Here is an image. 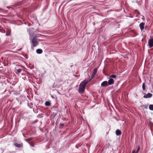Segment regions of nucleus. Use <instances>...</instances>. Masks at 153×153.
<instances>
[{"instance_id":"obj_1","label":"nucleus","mask_w":153,"mask_h":153,"mask_svg":"<svg viewBox=\"0 0 153 153\" xmlns=\"http://www.w3.org/2000/svg\"><path fill=\"white\" fill-rule=\"evenodd\" d=\"M91 80V79L84 80L79 85V92L80 93H83L85 90V87L87 83Z\"/></svg>"},{"instance_id":"obj_2","label":"nucleus","mask_w":153,"mask_h":153,"mask_svg":"<svg viewBox=\"0 0 153 153\" xmlns=\"http://www.w3.org/2000/svg\"><path fill=\"white\" fill-rule=\"evenodd\" d=\"M32 42L33 46L34 47L37 46L39 44V42L37 41V39L36 37H34L33 38Z\"/></svg>"},{"instance_id":"obj_3","label":"nucleus","mask_w":153,"mask_h":153,"mask_svg":"<svg viewBox=\"0 0 153 153\" xmlns=\"http://www.w3.org/2000/svg\"><path fill=\"white\" fill-rule=\"evenodd\" d=\"M97 68H95L94 69L93 72L92 73V75L91 76V78L90 79H91V80L92 79L94 78L95 75H96L97 72Z\"/></svg>"},{"instance_id":"obj_4","label":"nucleus","mask_w":153,"mask_h":153,"mask_svg":"<svg viewBox=\"0 0 153 153\" xmlns=\"http://www.w3.org/2000/svg\"><path fill=\"white\" fill-rule=\"evenodd\" d=\"M148 44L149 48H151L153 46V39H150L149 40Z\"/></svg>"},{"instance_id":"obj_5","label":"nucleus","mask_w":153,"mask_h":153,"mask_svg":"<svg viewBox=\"0 0 153 153\" xmlns=\"http://www.w3.org/2000/svg\"><path fill=\"white\" fill-rule=\"evenodd\" d=\"M108 85L107 81H104L101 84V86L103 87H106Z\"/></svg>"},{"instance_id":"obj_6","label":"nucleus","mask_w":153,"mask_h":153,"mask_svg":"<svg viewBox=\"0 0 153 153\" xmlns=\"http://www.w3.org/2000/svg\"><path fill=\"white\" fill-rule=\"evenodd\" d=\"M152 96V94L150 93H148L147 94L144 95L143 97L145 98H150Z\"/></svg>"},{"instance_id":"obj_7","label":"nucleus","mask_w":153,"mask_h":153,"mask_svg":"<svg viewBox=\"0 0 153 153\" xmlns=\"http://www.w3.org/2000/svg\"><path fill=\"white\" fill-rule=\"evenodd\" d=\"M114 80L113 79L110 78L108 81V85H110L114 83Z\"/></svg>"},{"instance_id":"obj_8","label":"nucleus","mask_w":153,"mask_h":153,"mask_svg":"<svg viewBox=\"0 0 153 153\" xmlns=\"http://www.w3.org/2000/svg\"><path fill=\"white\" fill-rule=\"evenodd\" d=\"M145 25V23H143V22H142L139 25V26H140V29L141 30H143L144 29Z\"/></svg>"},{"instance_id":"obj_9","label":"nucleus","mask_w":153,"mask_h":153,"mask_svg":"<svg viewBox=\"0 0 153 153\" xmlns=\"http://www.w3.org/2000/svg\"><path fill=\"white\" fill-rule=\"evenodd\" d=\"M14 146L18 148H20L22 146V144H19L18 143H15L14 144Z\"/></svg>"},{"instance_id":"obj_10","label":"nucleus","mask_w":153,"mask_h":153,"mask_svg":"<svg viewBox=\"0 0 153 153\" xmlns=\"http://www.w3.org/2000/svg\"><path fill=\"white\" fill-rule=\"evenodd\" d=\"M11 32V30H10L7 29V30L6 35L7 36H9L10 35Z\"/></svg>"},{"instance_id":"obj_11","label":"nucleus","mask_w":153,"mask_h":153,"mask_svg":"<svg viewBox=\"0 0 153 153\" xmlns=\"http://www.w3.org/2000/svg\"><path fill=\"white\" fill-rule=\"evenodd\" d=\"M116 134L117 135H119L121 134V132L120 130L117 129L116 131Z\"/></svg>"},{"instance_id":"obj_12","label":"nucleus","mask_w":153,"mask_h":153,"mask_svg":"<svg viewBox=\"0 0 153 153\" xmlns=\"http://www.w3.org/2000/svg\"><path fill=\"white\" fill-rule=\"evenodd\" d=\"M36 52L38 54H41L42 52V51L41 49H39L36 50Z\"/></svg>"},{"instance_id":"obj_13","label":"nucleus","mask_w":153,"mask_h":153,"mask_svg":"<svg viewBox=\"0 0 153 153\" xmlns=\"http://www.w3.org/2000/svg\"><path fill=\"white\" fill-rule=\"evenodd\" d=\"M148 105H143L141 106V107L144 108L146 109L148 108Z\"/></svg>"},{"instance_id":"obj_14","label":"nucleus","mask_w":153,"mask_h":153,"mask_svg":"<svg viewBox=\"0 0 153 153\" xmlns=\"http://www.w3.org/2000/svg\"><path fill=\"white\" fill-rule=\"evenodd\" d=\"M45 105L46 106H49L51 105V103L49 101H46L45 102Z\"/></svg>"},{"instance_id":"obj_15","label":"nucleus","mask_w":153,"mask_h":153,"mask_svg":"<svg viewBox=\"0 0 153 153\" xmlns=\"http://www.w3.org/2000/svg\"><path fill=\"white\" fill-rule=\"evenodd\" d=\"M0 32L2 33H4L5 32V30L3 28L0 27Z\"/></svg>"},{"instance_id":"obj_16","label":"nucleus","mask_w":153,"mask_h":153,"mask_svg":"<svg viewBox=\"0 0 153 153\" xmlns=\"http://www.w3.org/2000/svg\"><path fill=\"white\" fill-rule=\"evenodd\" d=\"M29 143L30 145V146H32L33 147H34V143L33 142H29Z\"/></svg>"},{"instance_id":"obj_17","label":"nucleus","mask_w":153,"mask_h":153,"mask_svg":"<svg viewBox=\"0 0 153 153\" xmlns=\"http://www.w3.org/2000/svg\"><path fill=\"white\" fill-rule=\"evenodd\" d=\"M22 71V69L20 68L17 69V74H19Z\"/></svg>"},{"instance_id":"obj_18","label":"nucleus","mask_w":153,"mask_h":153,"mask_svg":"<svg viewBox=\"0 0 153 153\" xmlns=\"http://www.w3.org/2000/svg\"><path fill=\"white\" fill-rule=\"evenodd\" d=\"M149 109L152 111H153V105H149Z\"/></svg>"},{"instance_id":"obj_19","label":"nucleus","mask_w":153,"mask_h":153,"mask_svg":"<svg viewBox=\"0 0 153 153\" xmlns=\"http://www.w3.org/2000/svg\"><path fill=\"white\" fill-rule=\"evenodd\" d=\"M25 140L28 143L30 142V141L32 140V139L31 138H30L28 139H25Z\"/></svg>"},{"instance_id":"obj_20","label":"nucleus","mask_w":153,"mask_h":153,"mask_svg":"<svg viewBox=\"0 0 153 153\" xmlns=\"http://www.w3.org/2000/svg\"><path fill=\"white\" fill-rule=\"evenodd\" d=\"M116 76L114 74L111 75L110 76V77L111 78H116Z\"/></svg>"},{"instance_id":"obj_21","label":"nucleus","mask_w":153,"mask_h":153,"mask_svg":"<svg viewBox=\"0 0 153 153\" xmlns=\"http://www.w3.org/2000/svg\"><path fill=\"white\" fill-rule=\"evenodd\" d=\"M145 83H143L142 85V88L143 90L144 91L146 90V87L145 85Z\"/></svg>"},{"instance_id":"obj_22","label":"nucleus","mask_w":153,"mask_h":153,"mask_svg":"<svg viewBox=\"0 0 153 153\" xmlns=\"http://www.w3.org/2000/svg\"><path fill=\"white\" fill-rule=\"evenodd\" d=\"M140 149V147L139 146H138L137 151L136 152V153H138Z\"/></svg>"},{"instance_id":"obj_23","label":"nucleus","mask_w":153,"mask_h":153,"mask_svg":"<svg viewBox=\"0 0 153 153\" xmlns=\"http://www.w3.org/2000/svg\"><path fill=\"white\" fill-rule=\"evenodd\" d=\"M64 126V125L63 124H60V126Z\"/></svg>"},{"instance_id":"obj_24","label":"nucleus","mask_w":153,"mask_h":153,"mask_svg":"<svg viewBox=\"0 0 153 153\" xmlns=\"http://www.w3.org/2000/svg\"><path fill=\"white\" fill-rule=\"evenodd\" d=\"M132 153H136V152H135V150H133Z\"/></svg>"}]
</instances>
